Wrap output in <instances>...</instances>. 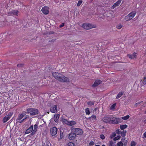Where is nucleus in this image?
<instances>
[{
  "label": "nucleus",
  "instance_id": "29",
  "mask_svg": "<svg viewBox=\"0 0 146 146\" xmlns=\"http://www.w3.org/2000/svg\"><path fill=\"white\" fill-rule=\"evenodd\" d=\"M126 133V131L124 130L121 132V134L122 136L124 137Z\"/></svg>",
  "mask_w": 146,
  "mask_h": 146
},
{
  "label": "nucleus",
  "instance_id": "4",
  "mask_svg": "<svg viewBox=\"0 0 146 146\" xmlns=\"http://www.w3.org/2000/svg\"><path fill=\"white\" fill-rule=\"evenodd\" d=\"M27 112L31 115H35L38 113V110L35 108H29L27 109Z\"/></svg>",
  "mask_w": 146,
  "mask_h": 146
},
{
  "label": "nucleus",
  "instance_id": "31",
  "mask_svg": "<svg viewBox=\"0 0 146 146\" xmlns=\"http://www.w3.org/2000/svg\"><path fill=\"white\" fill-rule=\"evenodd\" d=\"M120 137L121 136L120 135H117V137H114L113 138V140L115 141H116L120 139Z\"/></svg>",
  "mask_w": 146,
  "mask_h": 146
},
{
  "label": "nucleus",
  "instance_id": "51",
  "mask_svg": "<svg viewBox=\"0 0 146 146\" xmlns=\"http://www.w3.org/2000/svg\"><path fill=\"white\" fill-rule=\"evenodd\" d=\"M1 35H1H1H0V36H1Z\"/></svg>",
  "mask_w": 146,
  "mask_h": 146
},
{
  "label": "nucleus",
  "instance_id": "18",
  "mask_svg": "<svg viewBox=\"0 0 146 146\" xmlns=\"http://www.w3.org/2000/svg\"><path fill=\"white\" fill-rule=\"evenodd\" d=\"M38 125L36 124H35L34 125V129L32 132V134L33 135L35 134L36 131L37 129Z\"/></svg>",
  "mask_w": 146,
  "mask_h": 146
},
{
  "label": "nucleus",
  "instance_id": "23",
  "mask_svg": "<svg viewBox=\"0 0 146 146\" xmlns=\"http://www.w3.org/2000/svg\"><path fill=\"white\" fill-rule=\"evenodd\" d=\"M123 93L122 92H119L117 94V96L116 97V99H118L119 98L121 97L122 95H123Z\"/></svg>",
  "mask_w": 146,
  "mask_h": 146
},
{
  "label": "nucleus",
  "instance_id": "43",
  "mask_svg": "<svg viewBox=\"0 0 146 146\" xmlns=\"http://www.w3.org/2000/svg\"><path fill=\"white\" fill-rule=\"evenodd\" d=\"M64 25V23H62L61 25H60V27H63Z\"/></svg>",
  "mask_w": 146,
  "mask_h": 146
},
{
  "label": "nucleus",
  "instance_id": "28",
  "mask_svg": "<svg viewBox=\"0 0 146 146\" xmlns=\"http://www.w3.org/2000/svg\"><path fill=\"white\" fill-rule=\"evenodd\" d=\"M85 112L86 114L89 115L90 114V112L89 108H87L85 109Z\"/></svg>",
  "mask_w": 146,
  "mask_h": 146
},
{
  "label": "nucleus",
  "instance_id": "37",
  "mask_svg": "<svg viewBox=\"0 0 146 146\" xmlns=\"http://www.w3.org/2000/svg\"><path fill=\"white\" fill-rule=\"evenodd\" d=\"M82 0H79L78 1V3L77 4V6H80L81 5V4H82Z\"/></svg>",
  "mask_w": 146,
  "mask_h": 146
},
{
  "label": "nucleus",
  "instance_id": "45",
  "mask_svg": "<svg viewBox=\"0 0 146 146\" xmlns=\"http://www.w3.org/2000/svg\"><path fill=\"white\" fill-rule=\"evenodd\" d=\"M125 140V139L124 138H123L121 139V141H122V142H123V141Z\"/></svg>",
  "mask_w": 146,
  "mask_h": 146
},
{
  "label": "nucleus",
  "instance_id": "46",
  "mask_svg": "<svg viewBox=\"0 0 146 146\" xmlns=\"http://www.w3.org/2000/svg\"><path fill=\"white\" fill-rule=\"evenodd\" d=\"M139 104V103H137L135 104V106H137L138 105V104Z\"/></svg>",
  "mask_w": 146,
  "mask_h": 146
},
{
  "label": "nucleus",
  "instance_id": "9",
  "mask_svg": "<svg viewBox=\"0 0 146 146\" xmlns=\"http://www.w3.org/2000/svg\"><path fill=\"white\" fill-rule=\"evenodd\" d=\"M42 12L45 14H48L49 13V7H44L41 9Z\"/></svg>",
  "mask_w": 146,
  "mask_h": 146
},
{
  "label": "nucleus",
  "instance_id": "8",
  "mask_svg": "<svg viewBox=\"0 0 146 146\" xmlns=\"http://www.w3.org/2000/svg\"><path fill=\"white\" fill-rule=\"evenodd\" d=\"M111 116H107L104 117L102 119L103 121L106 123H110L111 121Z\"/></svg>",
  "mask_w": 146,
  "mask_h": 146
},
{
  "label": "nucleus",
  "instance_id": "25",
  "mask_svg": "<svg viewBox=\"0 0 146 146\" xmlns=\"http://www.w3.org/2000/svg\"><path fill=\"white\" fill-rule=\"evenodd\" d=\"M130 117V116L129 115H127L126 116H125L122 117H121V119L124 120H126L127 119H128L129 117Z\"/></svg>",
  "mask_w": 146,
  "mask_h": 146
},
{
  "label": "nucleus",
  "instance_id": "15",
  "mask_svg": "<svg viewBox=\"0 0 146 146\" xmlns=\"http://www.w3.org/2000/svg\"><path fill=\"white\" fill-rule=\"evenodd\" d=\"M33 125H32L30 126L28 129H27L25 131V133L28 134L33 131Z\"/></svg>",
  "mask_w": 146,
  "mask_h": 146
},
{
  "label": "nucleus",
  "instance_id": "34",
  "mask_svg": "<svg viewBox=\"0 0 146 146\" xmlns=\"http://www.w3.org/2000/svg\"><path fill=\"white\" fill-rule=\"evenodd\" d=\"M122 27V25L121 24H119L117 25L116 28L118 29H120Z\"/></svg>",
  "mask_w": 146,
  "mask_h": 146
},
{
  "label": "nucleus",
  "instance_id": "5",
  "mask_svg": "<svg viewBox=\"0 0 146 146\" xmlns=\"http://www.w3.org/2000/svg\"><path fill=\"white\" fill-rule=\"evenodd\" d=\"M83 27L85 29L89 30L93 28H96V25L90 24L85 23L83 25Z\"/></svg>",
  "mask_w": 146,
  "mask_h": 146
},
{
  "label": "nucleus",
  "instance_id": "26",
  "mask_svg": "<svg viewBox=\"0 0 146 146\" xmlns=\"http://www.w3.org/2000/svg\"><path fill=\"white\" fill-rule=\"evenodd\" d=\"M94 104V102L93 101H90L87 102L89 106L93 105Z\"/></svg>",
  "mask_w": 146,
  "mask_h": 146
},
{
  "label": "nucleus",
  "instance_id": "6",
  "mask_svg": "<svg viewBox=\"0 0 146 146\" xmlns=\"http://www.w3.org/2000/svg\"><path fill=\"white\" fill-rule=\"evenodd\" d=\"M25 115L24 114H21L19 116L17 119L16 121L17 123H21L23 122L24 120L26 119V117H25L23 119H21L24 117Z\"/></svg>",
  "mask_w": 146,
  "mask_h": 146
},
{
  "label": "nucleus",
  "instance_id": "33",
  "mask_svg": "<svg viewBox=\"0 0 146 146\" xmlns=\"http://www.w3.org/2000/svg\"><path fill=\"white\" fill-rule=\"evenodd\" d=\"M65 146H74V145L73 143L69 142Z\"/></svg>",
  "mask_w": 146,
  "mask_h": 146
},
{
  "label": "nucleus",
  "instance_id": "40",
  "mask_svg": "<svg viewBox=\"0 0 146 146\" xmlns=\"http://www.w3.org/2000/svg\"><path fill=\"white\" fill-rule=\"evenodd\" d=\"M94 142L93 141H92L90 142L89 144L90 146H92L94 145Z\"/></svg>",
  "mask_w": 146,
  "mask_h": 146
},
{
  "label": "nucleus",
  "instance_id": "36",
  "mask_svg": "<svg viewBox=\"0 0 146 146\" xmlns=\"http://www.w3.org/2000/svg\"><path fill=\"white\" fill-rule=\"evenodd\" d=\"M116 106V104H114L111 105L110 108V109L111 110H113L115 108V107Z\"/></svg>",
  "mask_w": 146,
  "mask_h": 146
},
{
  "label": "nucleus",
  "instance_id": "10",
  "mask_svg": "<svg viewBox=\"0 0 146 146\" xmlns=\"http://www.w3.org/2000/svg\"><path fill=\"white\" fill-rule=\"evenodd\" d=\"M75 133L76 135H81L83 133V131L80 128H76L75 129Z\"/></svg>",
  "mask_w": 146,
  "mask_h": 146
},
{
  "label": "nucleus",
  "instance_id": "49",
  "mask_svg": "<svg viewBox=\"0 0 146 146\" xmlns=\"http://www.w3.org/2000/svg\"><path fill=\"white\" fill-rule=\"evenodd\" d=\"M95 146H100L99 145H96Z\"/></svg>",
  "mask_w": 146,
  "mask_h": 146
},
{
  "label": "nucleus",
  "instance_id": "35",
  "mask_svg": "<svg viewBox=\"0 0 146 146\" xmlns=\"http://www.w3.org/2000/svg\"><path fill=\"white\" fill-rule=\"evenodd\" d=\"M116 133H113L110 136V137L111 139L113 138V137L116 136Z\"/></svg>",
  "mask_w": 146,
  "mask_h": 146
},
{
  "label": "nucleus",
  "instance_id": "16",
  "mask_svg": "<svg viewBox=\"0 0 146 146\" xmlns=\"http://www.w3.org/2000/svg\"><path fill=\"white\" fill-rule=\"evenodd\" d=\"M102 82V81L100 80H96L94 84L93 85V86L95 87L97 86L99 84H100Z\"/></svg>",
  "mask_w": 146,
  "mask_h": 146
},
{
  "label": "nucleus",
  "instance_id": "48",
  "mask_svg": "<svg viewBox=\"0 0 146 146\" xmlns=\"http://www.w3.org/2000/svg\"><path fill=\"white\" fill-rule=\"evenodd\" d=\"M6 35V34L5 33H4V34H3V35H4V36H5V35Z\"/></svg>",
  "mask_w": 146,
  "mask_h": 146
},
{
  "label": "nucleus",
  "instance_id": "1",
  "mask_svg": "<svg viewBox=\"0 0 146 146\" xmlns=\"http://www.w3.org/2000/svg\"><path fill=\"white\" fill-rule=\"evenodd\" d=\"M52 75L56 79L61 82H68L69 81V79L68 78L65 77L63 75L58 72H53Z\"/></svg>",
  "mask_w": 146,
  "mask_h": 146
},
{
  "label": "nucleus",
  "instance_id": "3",
  "mask_svg": "<svg viewBox=\"0 0 146 146\" xmlns=\"http://www.w3.org/2000/svg\"><path fill=\"white\" fill-rule=\"evenodd\" d=\"M110 123L116 124L121 123V118H116L111 116Z\"/></svg>",
  "mask_w": 146,
  "mask_h": 146
},
{
  "label": "nucleus",
  "instance_id": "21",
  "mask_svg": "<svg viewBox=\"0 0 146 146\" xmlns=\"http://www.w3.org/2000/svg\"><path fill=\"white\" fill-rule=\"evenodd\" d=\"M115 142L113 141H110L109 142V146H116L115 145Z\"/></svg>",
  "mask_w": 146,
  "mask_h": 146
},
{
  "label": "nucleus",
  "instance_id": "27",
  "mask_svg": "<svg viewBox=\"0 0 146 146\" xmlns=\"http://www.w3.org/2000/svg\"><path fill=\"white\" fill-rule=\"evenodd\" d=\"M62 121L63 123L68 125L69 121L67 120L66 119H63L62 120Z\"/></svg>",
  "mask_w": 146,
  "mask_h": 146
},
{
  "label": "nucleus",
  "instance_id": "44",
  "mask_svg": "<svg viewBox=\"0 0 146 146\" xmlns=\"http://www.w3.org/2000/svg\"><path fill=\"white\" fill-rule=\"evenodd\" d=\"M143 83V84H146V80H144Z\"/></svg>",
  "mask_w": 146,
  "mask_h": 146
},
{
  "label": "nucleus",
  "instance_id": "50",
  "mask_svg": "<svg viewBox=\"0 0 146 146\" xmlns=\"http://www.w3.org/2000/svg\"><path fill=\"white\" fill-rule=\"evenodd\" d=\"M102 146H105V145H103Z\"/></svg>",
  "mask_w": 146,
  "mask_h": 146
},
{
  "label": "nucleus",
  "instance_id": "19",
  "mask_svg": "<svg viewBox=\"0 0 146 146\" xmlns=\"http://www.w3.org/2000/svg\"><path fill=\"white\" fill-rule=\"evenodd\" d=\"M60 115L56 114L54 116V120L56 122H57L58 120L59 117Z\"/></svg>",
  "mask_w": 146,
  "mask_h": 146
},
{
  "label": "nucleus",
  "instance_id": "11",
  "mask_svg": "<svg viewBox=\"0 0 146 146\" xmlns=\"http://www.w3.org/2000/svg\"><path fill=\"white\" fill-rule=\"evenodd\" d=\"M12 115V113H10L8 115L6 116L3 119V123H5L9 120Z\"/></svg>",
  "mask_w": 146,
  "mask_h": 146
},
{
  "label": "nucleus",
  "instance_id": "20",
  "mask_svg": "<svg viewBox=\"0 0 146 146\" xmlns=\"http://www.w3.org/2000/svg\"><path fill=\"white\" fill-rule=\"evenodd\" d=\"M129 57L131 59H133L136 58V53H133L132 55H128Z\"/></svg>",
  "mask_w": 146,
  "mask_h": 146
},
{
  "label": "nucleus",
  "instance_id": "47",
  "mask_svg": "<svg viewBox=\"0 0 146 146\" xmlns=\"http://www.w3.org/2000/svg\"><path fill=\"white\" fill-rule=\"evenodd\" d=\"M144 80H146V77H144Z\"/></svg>",
  "mask_w": 146,
  "mask_h": 146
},
{
  "label": "nucleus",
  "instance_id": "12",
  "mask_svg": "<svg viewBox=\"0 0 146 146\" xmlns=\"http://www.w3.org/2000/svg\"><path fill=\"white\" fill-rule=\"evenodd\" d=\"M76 137V135L75 133H70L69 135V139L70 140L74 139Z\"/></svg>",
  "mask_w": 146,
  "mask_h": 146
},
{
  "label": "nucleus",
  "instance_id": "24",
  "mask_svg": "<svg viewBox=\"0 0 146 146\" xmlns=\"http://www.w3.org/2000/svg\"><path fill=\"white\" fill-rule=\"evenodd\" d=\"M76 123V121H69L68 125L72 126L74 125Z\"/></svg>",
  "mask_w": 146,
  "mask_h": 146
},
{
  "label": "nucleus",
  "instance_id": "7",
  "mask_svg": "<svg viewBox=\"0 0 146 146\" xmlns=\"http://www.w3.org/2000/svg\"><path fill=\"white\" fill-rule=\"evenodd\" d=\"M51 134L52 136L55 135L57 133V129L56 127H53L50 129Z\"/></svg>",
  "mask_w": 146,
  "mask_h": 146
},
{
  "label": "nucleus",
  "instance_id": "2",
  "mask_svg": "<svg viewBox=\"0 0 146 146\" xmlns=\"http://www.w3.org/2000/svg\"><path fill=\"white\" fill-rule=\"evenodd\" d=\"M136 14L135 11H133L126 16L125 17V19L126 21L130 20L134 17Z\"/></svg>",
  "mask_w": 146,
  "mask_h": 146
},
{
  "label": "nucleus",
  "instance_id": "32",
  "mask_svg": "<svg viewBox=\"0 0 146 146\" xmlns=\"http://www.w3.org/2000/svg\"><path fill=\"white\" fill-rule=\"evenodd\" d=\"M137 143L134 141H131V146H135Z\"/></svg>",
  "mask_w": 146,
  "mask_h": 146
},
{
  "label": "nucleus",
  "instance_id": "42",
  "mask_svg": "<svg viewBox=\"0 0 146 146\" xmlns=\"http://www.w3.org/2000/svg\"><path fill=\"white\" fill-rule=\"evenodd\" d=\"M22 66H23V65L21 64H18V65H17V66L19 67H21Z\"/></svg>",
  "mask_w": 146,
  "mask_h": 146
},
{
  "label": "nucleus",
  "instance_id": "30",
  "mask_svg": "<svg viewBox=\"0 0 146 146\" xmlns=\"http://www.w3.org/2000/svg\"><path fill=\"white\" fill-rule=\"evenodd\" d=\"M117 146H123V144L122 141H120L117 143Z\"/></svg>",
  "mask_w": 146,
  "mask_h": 146
},
{
  "label": "nucleus",
  "instance_id": "41",
  "mask_svg": "<svg viewBox=\"0 0 146 146\" xmlns=\"http://www.w3.org/2000/svg\"><path fill=\"white\" fill-rule=\"evenodd\" d=\"M90 118L94 119H95L96 118V117L95 115H92L91 117Z\"/></svg>",
  "mask_w": 146,
  "mask_h": 146
},
{
  "label": "nucleus",
  "instance_id": "22",
  "mask_svg": "<svg viewBox=\"0 0 146 146\" xmlns=\"http://www.w3.org/2000/svg\"><path fill=\"white\" fill-rule=\"evenodd\" d=\"M127 127V125H122L120 126V128L121 130H123L125 129Z\"/></svg>",
  "mask_w": 146,
  "mask_h": 146
},
{
  "label": "nucleus",
  "instance_id": "17",
  "mask_svg": "<svg viewBox=\"0 0 146 146\" xmlns=\"http://www.w3.org/2000/svg\"><path fill=\"white\" fill-rule=\"evenodd\" d=\"M18 12L17 11H12L10 12L9 13L8 15H17Z\"/></svg>",
  "mask_w": 146,
  "mask_h": 146
},
{
  "label": "nucleus",
  "instance_id": "39",
  "mask_svg": "<svg viewBox=\"0 0 146 146\" xmlns=\"http://www.w3.org/2000/svg\"><path fill=\"white\" fill-rule=\"evenodd\" d=\"M142 137L144 139L145 138H146V131L143 134Z\"/></svg>",
  "mask_w": 146,
  "mask_h": 146
},
{
  "label": "nucleus",
  "instance_id": "14",
  "mask_svg": "<svg viewBox=\"0 0 146 146\" xmlns=\"http://www.w3.org/2000/svg\"><path fill=\"white\" fill-rule=\"evenodd\" d=\"M121 1L122 0H118V1L115 3L112 6V8L114 9L116 7L118 6L121 3Z\"/></svg>",
  "mask_w": 146,
  "mask_h": 146
},
{
  "label": "nucleus",
  "instance_id": "38",
  "mask_svg": "<svg viewBox=\"0 0 146 146\" xmlns=\"http://www.w3.org/2000/svg\"><path fill=\"white\" fill-rule=\"evenodd\" d=\"M100 137L102 139H104L105 138V136H104V135H103V134L101 135H100Z\"/></svg>",
  "mask_w": 146,
  "mask_h": 146
},
{
  "label": "nucleus",
  "instance_id": "13",
  "mask_svg": "<svg viewBox=\"0 0 146 146\" xmlns=\"http://www.w3.org/2000/svg\"><path fill=\"white\" fill-rule=\"evenodd\" d=\"M57 106L56 105L52 106L50 108V111L52 113H54L57 111Z\"/></svg>",
  "mask_w": 146,
  "mask_h": 146
}]
</instances>
